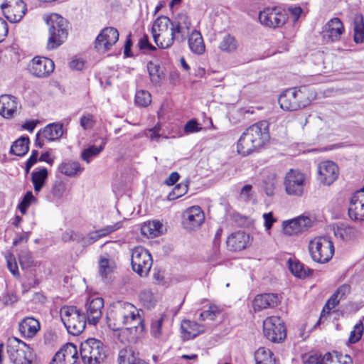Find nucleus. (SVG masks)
<instances>
[{
  "mask_svg": "<svg viewBox=\"0 0 364 364\" xmlns=\"http://www.w3.org/2000/svg\"><path fill=\"white\" fill-rule=\"evenodd\" d=\"M65 184L63 181H57L52 187L51 193L53 198L60 199L65 196Z\"/></svg>",
  "mask_w": 364,
  "mask_h": 364,
  "instance_id": "nucleus-51",
  "label": "nucleus"
},
{
  "mask_svg": "<svg viewBox=\"0 0 364 364\" xmlns=\"http://www.w3.org/2000/svg\"><path fill=\"white\" fill-rule=\"evenodd\" d=\"M277 186V176L272 173L267 176L264 180V190L267 196H272L274 194Z\"/></svg>",
  "mask_w": 364,
  "mask_h": 364,
  "instance_id": "nucleus-45",
  "label": "nucleus"
},
{
  "mask_svg": "<svg viewBox=\"0 0 364 364\" xmlns=\"http://www.w3.org/2000/svg\"><path fill=\"white\" fill-rule=\"evenodd\" d=\"M171 25L176 35V40L178 42L184 41L191 33V21L185 13L176 14L171 21Z\"/></svg>",
  "mask_w": 364,
  "mask_h": 364,
  "instance_id": "nucleus-17",
  "label": "nucleus"
},
{
  "mask_svg": "<svg viewBox=\"0 0 364 364\" xmlns=\"http://www.w3.org/2000/svg\"><path fill=\"white\" fill-rule=\"evenodd\" d=\"M43 19L48 26L49 37L47 48L55 49L60 46L68 37V21L58 14L45 15Z\"/></svg>",
  "mask_w": 364,
  "mask_h": 364,
  "instance_id": "nucleus-3",
  "label": "nucleus"
},
{
  "mask_svg": "<svg viewBox=\"0 0 364 364\" xmlns=\"http://www.w3.org/2000/svg\"><path fill=\"white\" fill-rule=\"evenodd\" d=\"M53 70V61L44 57H35L28 65L30 73L38 77H47Z\"/></svg>",
  "mask_w": 364,
  "mask_h": 364,
  "instance_id": "nucleus-18",
  "label": "nucleus"
},
{
  "mask_svg": "<svg viewBox=\"0 0 364 364\" xmlns=\"http://www.w3.org/2000/svg\"><path fill=\"white\" fill-rule=\"evenodd\" d=\"M29 139L22 136L15 141L11 146L10 152L16 156H23L28 151Z\"/></svg>",
  "mask_w": 364,
  "mask_h": 364,
  "instance_id": "nucleus-41",
  "label": "nucleus"
},
{
  "mask_svg": "<svg viewBox=\"0 0 364 364\" xmlns=\"http://www.w3.org/2000/svg\"><path fill=\"white\" fill-rule=\"evenodd\" d=\"M292 220L295 223V225H296V228H297L299 233L307 230L312 226L314 223V220L311 218L306 215H300Z\"/></svg>",
  "mask_w": 364,
  "mask_h": 364,
  "instance_id": "nucleus-46",
  "label": "nucleus"
},
{
  "mask_svg": "<svg viewBox=\"0 0 364 364\" xmlns=\"http://www.w3.org/2000/svg\"><path fill=\"white\" fill-rule=\"evenodd\" d=\"M161 127L159 124L154 126L151 129H149L145 130L144 134L146 137L149 138L151 140L158 141L161 134H160Z\"/></svg>",
  "mask_w": 364,
  "mask_h": 364,
  "instance_id": "nucleus-61",
  "label": "nucleus"
},
{
  "mask_svg": "<svg viewBox=\"0 0 364 364\" xmlns=\"http://www.w3.org/2000/svg\"><path fill=\"white\" fill-rule=\"evenodd\" d=\"M309 252L311 259L318 263L328 262L334 254V245L327 237L320 236L312 239L309 243Z\"/></svg>",
  "mask_w": 364,
  "mask_h": 364,
  "instance_id": "nucleus-8",
  "label": "nucleus"
},
{
  "mask_svg": "<svg viewBox=\"0 0 364 364\" xmlns=\"http://www.w3.org/2000/svg\"><path fill=\"white\" fill-rule=\"evenodd\" d=\"M289 269L295 277L301 279L306 277L312 272L311 269L305 267L302 263L296 259H289Z\"/></svg>",
  "mask_w": 364,
  "mask_h": 364,
  "instance_id": "nucleus-37",
  "label": "nucleus"
},
{
  "mask_svg": "<svg viewBox=\"0 0 364 364\" xmlns=\"http://www.w3.org/2000/svg\"><path fill=\"white\" fill-rule=\"evenodd\" d=\"M265 337L273 343H279L286 337L284 322L279 316H269L263 322Z\"/></svg>",
  "mask_w": 364,
  "mask_h": 364,
  "instance_id": "nucleus-13",
  "label": "nucleus"
},
{
  "mask_svg": "<svg viewBox=\"0 0 364 364\" xmlns=\"http://www.w3.org/2000/svg\"><path fill=\"white\" fill-rule=\"evenodd\" d=\"M60 316L68 332L73 336L81 333L85 328L86 316L76 306H65L60 309Z\"/></svg>",
  "mask_w": 364,
  "mask_h": 364,
  "instance_id": "nucleus-6",
  "label": "nucleus"
},
{
  "mask_svg": "<svg viewBox=\"0 0 364 364\" xmlns=\"http://www.w3.org/2000/svg\"><path fill=\"white\" fill-rule=\"evenodd\" d=\"M279 299L276 294H264L257 295L253 300L255 311H259L267 308H274L277 306Z\"/></svg>",
  "mask_w": 364,
  "mask_h": 364,
  "instance_id": "nucleus-27",
  "label": "nucleus"
},
{
  "mask_svg": "<svg viewBox=\"0 0 364 364\" xmlns=\"http://www.w3.org/2000/svg\"><path fill=\"white\" fill-rule=\"evenodd\" d=\"M204 219L203 212L199 206L191 207L183 214V223L186 228L191 230L199 228Z\"/></svg>",
  "mask_w": 364,
  "mask_h": 364,
  "instance_id": "nucleus-20",
  "label": "nucleus"
},
{
  "mask_svg": "<svg viewBox=\"0 0 364 364\" xmlns=\"http://www.w3.org/2000/svg\"><path fill=\"white\" fill-rule=\"evenodd\" d=\"M139 361H143V360L139 358L138 353H136L132 348H123L119 352L118 364H139Z\"/></svg>",
  "mask_w": 364,
  "mask_h": 364,
  "instance_id": "nucleus-33",
  "label": "nucleus"
},
{
  "mask_svg": "<svg viewBox=\"0 0 364 364\" xmlns=\"http://www.w3.org/2000/svg\"><path fill=\"white\" fill-rule=\"evenodd\" d=\"M270 139L269 123L263 120L245 129L237 142V151L247 155L265 145Z\"/></svg>",
  "mask_w": 364,
  "mask_h": 364,
  "instance_id": "nucleus-2",
  "label": "nucleus"
},
{
  "mask_svg": "<svg viewBox=\"0 0 364 364\" xmlns=\"http://www.w3.org/2000/svg\"><path fill=\"white\" fill-rule=\"evenodd\" d=\"M147 70L150 75L151 80L153 82H158L160 79L159 73V66L150 61L147 63Z\"/></svg>",
  "mask_w": 364,
  "mask_h": 364,
  "instance_id": "nucleus-55",
  "label": "nucleus"
},
{
  "mask_svg": "<svg viewBox=\"0 0 364 364\" xmlns=\"http://www.w3.org/2000/svg\"><path fill=\"white\" fill-rule=\"evenodd\" d=\"M333 355L331 353H326L323 357L317 355H311L309 357L305 364H329Z\"/></svg>",
  "mask_w": 364,
  "mask_h": 364,
  "instance_id": "nucleus-50",
  "label": "nucleus"
},
{
  "mask_svg": "<svg viewBox=\"0 0 364 364\" xmlns=\"http://www.w3.org/2000/svg\"><path fill=\"white\" fill-rule=\"evenodd\" d=\"M183 338L185 340H190L205 331L204 325H200L196 321L184 320L181 325Z\"/></svg>",
  "mask_w": 364,
  "mask_h": 364,
  "instance_id": "nucleus-28",
  "label": "nucleus"
},
{
  "mask_svg": "<svg viewBox=\"0 0 364 364\" xmlns=\"http://www.w3.org/2000/svg\"><path fill=\"white\" fill-rule=\"evenodd\" d=\"M35 200L31 191H28L24 196L21 203L19 204V210L23 214L26 213L28 207Z\"/></svg>",
  "mask_w": 364,
  "mask_h": 364,
  "instance_id": "nucleus-56",
  "label": "nucleus"
},
{
  "mask_svg": "<svg viewBox=\"0 0 364 364\" xmlns=\"http://www.w3.org/2000/svg\"><path fill=\"white\" fill-rule=\"evenodd\" d=\"M201 129L202 127L196 119L188 121L184 126V132L187 134L198 132Z\"/></svg>",
  "mask_w": 364,
  "mask_h": 364,
  "instance_id": "nucleus-63",
  "label": "nucleus"
},
{
  "mask_svg": "<svg viewBox=\"0 0 364 364\" xmlns=\"http://www.w3.org/2000/svg\"><path fill=\"white\" fill-rule=\"evenodd\" d=\"M80 353L85 364H99L106 357L104 344L96 338H88L82 342Z\"/></svg>",
  "mask_w": 364,
  "mask_h": 364,
  "instance_id": "nucleus-9",
  "label": "nucleus"
},
{
  "mask_svg": "<svg viewBox=\"0 0 364 364\" xmlns=\"http://www.w3.org/2000/svg\"><path fill=\"white\" fill-rule=\"evenodd\" d=\"M151 33L155 43L158 47L163 49L171 47L174 40H176V35L172 29L171 21L164 16L158 17L154 21Z\"/></svg>",
  "mask_w": 364,
  "mask_h": 364,
  "instance_id": "nucleus-5",
  "label": "nucleus"
},
{
  "mask_svg": "<svg viewBox=\"0 0 364 364\" xmlns=\"http://www.w3.org/2000/svg\"><path fill=\"white\" fill-rule=\"evenodd\" d=\"M293 220L284 221L282 223L283 231L285 235L291 236L299 234Z\"/></svg>",
  "mask_w": 364,
  "mask_h": 364,
  "instance_id": "nucleus-53",
  "label": "nucleus"
},
{
  "mask_svg": "<svg viewBox=\"0 0 364 364\" xmlns=\"http://www.w3.org/2000/svg\"><path fill=\"white\" fill-rule=\"evenodd\" d=\"M104 307V300L96 297L90 300L86 307V319L90 324L95 325L102 316V309Z\"/></svg>",
  "mask_w": 364,
  "mask_h": 364,
  "instance_id": "nucleus-26",
  "label": "nucleus"
},
{
  "mask_svg": "<svg viewBox=\"0 0 364 364\" xmlns=\"http://www.w3.org/2000/svg\"><path fill=\"white\" fill-rule=\"evenodd\" d=\"M153 260L149 252L141 246L132 251L131 264L134 272L141 277L146 276L151 269Z\"/></svg>",
  "mask_w": 364,
  "mask_h": 364,
  "instance_id": "nucleus-10",
  "label": "nucleus"
},
{
  "mask_svg": "<svg viewBox=\"0 0 364 364\" xmlns=\"http://www.w3.org/2000/svg\"><path fill=\"white\" fill-rule=\"evenodd\" d=\"M116 269L114 253H105L99 260V274L105 282H109Z\"/></svg>",
  "mask_w": 364,
  "mask_h": 364,
  "instance_id": "nucleus-22",
  "label": "nucleus"
},
{
  "mask_svg": "<svg viewBox=\"0 0 364 364\" xmlns=\"http://www.w3.org/2000/svg\"><path fill=\"white\" fill-rule=\"evenodd\" d=\"M343 33L344 26L341 19L333 18L323 27V38L326 42L338 41Z\"/></svg>",
  "mask_w": 364,
  "mask_h": 364,
  "instance_id": "nucleus-19",
  "label": "nucleus"
},
{
  "mask_svg": "<svg viewBox=\"0 0 364 364\" xmlns=\"http://www.w3.org/2000/svg\"><path fill=\"white\" fill-rule=\"evenodd\" d=\"M107 323L113 331L123 330L135 331L138 330L140 324L143 329L142 319L138 310L134 305L128 302L118 301L112 304L107 313Z\"/></svg>",
  "mask_w": 364,
  "mask_h": 364,
  "instance_id": "nucleus-1",
  "label": "nucleus"
},
{
  "mask_svg": "<svg viewBox=\"0 0 364 364\" xmlns=\"http://www.w3.org/2000/svg\"><path fill=\"white\" fill-rule=\"evenodd\" d=\"M140 298L144 303L146 304L149 308L154 306L156 303L155 296L151 291L149 290L143 291L140 294Z\"/></svg>",
  "mask_w": 364,
  "mask_h": 364,
  "instance_id": "nucleus-59",
  "label": "nucleus"
},
{
  "mask_svg": "<svg viewBox=\"0 0 364 364\" xmlns=\"http://www.w3.org/2000/svg\"><path fill=\"white\" fill-rule=\"evenodd\" d=\"M287 18V11L281 7L267 8L259 14L260 23L272 28L282 27Z\"/></svg>",
  "mask_w": 364,
  "mask_h": 364,
  "instance_id": "nucleus-12",
  "label": "nucleus"
},
{
  "mask_svg": "<svg viewBox=\"0 0 364 364\" xmlns=\"http://www.w3.org/2000/svg\"><path fill=\"white\" fill-rule=\"evenodd\" d=\"M163 225L158 220L144 223L141 228V234L149 237H155L162 232Z\"/></svg>",
  "mask_w": 364,
  "mask_h": 364,
  "instance_id": "nucleus-34",
  "label": "nucleus"
},
{
  "mask_svg": "<svg viewBox=\"0 0 364 364\" xmlns=\"http://www.w3.org/2000/svg\"><path fill=\"white\" fill-rule=\"evenodd\" d=\"M353 40L357 44L364 42V19L362 15H355L353 20Z\"/></svg>",
  "mask_w": 364,
  "mask_h": 364,
  "instance_id": "nucleus-39",
  "label": "nucleus"
},
{
  "mask_svg": "<svg viewBox=\"0 0 364 364\" xmlns=\"http://www.w3.org/2000/svg\"><path fill=\"white\" fill-rule=\"evenodd\" d=\"M80 124L82 128L85 130L92 129L95 124L93 115L90 114L83 115L80 118Z\"/></svg>",
  "mask_w": 364,
  "mask_h": 364,
  "instance_id": "nucleus-60",
  "label": "nucleus"
},
{
  "mask_svg": "<svg viewBox=\"0 0 364 364\" xmlns=\"http://www.w3.org/2000/svg\"><path fill=\"white\" fill-rule=\"evenodd\" d=\"M58 171L65 176L72 177L75 176L77 172H81L82 168L77 161L65 159L59 165Z\"/></svg>",
  "mask_w": 364,
  "mask_h": 364,
  "instance_id": "nucleus-35",
  "label": "nucleus"
},
{
  "mask_svg": "<svg viewBox=\"0 0 364 364\" xmlns=\"http://www.w3.org/2000/svg\"><path fill=\"white\" fill-rule=\"evenodd\" d=\"M171 324L168 316L162 314L161 316L153 321L151 326V332L156 338H161L166 332L167 325Z\"/></svg>",
  "mask_w": 364,
  "mask_h": 364,
  "instance_id": "nucleus-31",
  "label": "nucleus"
},
{
  "mask_svg": "<svg viewBox=\"0 0 364 364\" xmlns=\"http://www.w3.org/2000/svg\"><path fill=\"white\" fill-rule=\"evenodd\" d=\"M19 331L25 338H33L40 330V323L33 317H26L19 323Z\"/></svg>",
  "mask_w": 364,
  "mask_h": 364,
  "instance_id": "nucleus-29",
  "label": "nucleus"
},
{
  "mask_svg": "<svg viewBox=\"0 0 364 364\" xmlns=\"http://www.w3.org/2000/svg\"><path fill=\"white\" fill-rule=\"evenodd\" d=\"M306 177L298 170L290 169L285 175L284 186L288 196L300 197L303 195Z\"/></svg>",
  "mask_w": 364,
  "mask_h": 364,
  "instance_id": "nucleus-11",
  "label": "nucleus"
},
{
  "mask_svg": "<svg viewBox=\"0 0 364 364\" xmlns=\"http://www.w3.org/2000/svg\"><path fill=\"white\" fill-rule=\"evenodd\" d=\"M252 196V186L250 184L245 185L240 191L238 199L242 201L249 200Z\"/></svg>",
  "mask_w": 364,
  "mask_h": 364,
  "instance_id": "nucleus-58",
  "label": "nucleus"
},
{
  "mask_svg": "<svg viewBox=\"0 0 364 364\" xmlns=\"http://www.w3.org/2000/svg\"><path fill=\"white\" fill-rule=\"evenodd\" d=\"M48 178V170L46 168H42L38 171H33L31 174V181L33 184L34 191L36 192L40 191L45 184Z\"/></svg>",
  "mask_w": 364,
  "mask_h": 364,
  "instance_id": "nucleus-42",
  "label": "nucleus"
},
{
  "mask_svg": "<svg viewBox=\"0 0 364 364\" xmlns=\"http://www.w3.org/2000/svg\"><path fill=\"white\" fill-rule=\"evenodd\" d=\"M80 233L75 232L71 230H66L62 235V240L65 242H68L70 241H79L80 239Z\"/></svg>",
  "mask_w": 364,
  "mask_h": 364,
  "instance_id": "nucleus-62",
  "label": "nucleus"
},
{
  "mask_svg": "<svg viewBox=\"0 0 364 364\" xmlns=\"http://www.w3.org/2000/svg\"><path fill=\"white\" fill-rule=\"evenodd\" d=\"M188 36L190 50L196 55H202L205 46L201 33L197 30H193Z\"/></svg>",
  "mask_w": 364,
  "mask_h": 364,
  "instance_id": "nucleus-30",
  "label": "nucleus"
},
{
  "mask_svg": "<svg viewBox=\"0 0 364 364\" xmlns=\"http://www.w3.org/2000/svg\"><path fill=\"white\" fill-rule=\"evenodd\" d=\"M188 190V182L177 184L167 196L168 200H173L184 196Z\"/></svg>",
  "mask_w": 364,
  "mask_h": 364,
  "instance_id": "nucleus-47",
  "label": "nucleus"
},
{
  "mask_svg": "<svg viewBox=\"0 0 364 364\" xmlns=\"http://www.w3.org/2000/svg\"><path fill=\"white\" fill-rule=\"evenodd\" d=\"M334 353L336 359V364H353L350 355L339 352H335Z\"/></svg>",
  "mask_w": 364,
  "mask_h": 364,
  "instance_id": "nucleus-64",
  "label": "nucleus"
},
{
  "mask_svg": "<svg viewBox=\"0 0 364 364\" xmlns=\"http://www.w3.org/2000/svg\"><path fill=\"white\" fill-rule=\"evenodd\" d=\"M77 350L76 346L71 343H68L57 352V358H60L63 356L65 358L67 363L75 364L77 358ZM60 358L58 359L59 360Z\"/></svg>",
  "mask_w": 364,
  "mask_h": 364,
  "instance_id": "nucleus-36",
  "label": "nucleus"
},
{
  "mask_svg": "<svg viewBox=\"0 0 364 364\" xmlns=\"http://www.w3.org/2000/svg\"><path fill=\"white\" fill-rule=\"evenodd\" d=\"M341 299L338 298V296L334 293L327 301L326 304H325L324 307L323 308L322 312H321V316L323 314L326 312L328 314L331 309L335 308L339 303Z\"/></svg>",
  "mask_w": 364,
  "mask_h": 364,
  "instance_id": "nucleus-57",
  "label": "nucleus"
},
{
  "mask_svg": "<svg viewBox=\"0 0 364 364\" xmlns=\"http://www.w3.org/2000/svg\"><path fill=\"white\" fill-rule=\"evenodd\" d=\"M278 101L280 107L284 110H298L310 103L309 89L306 86L289 88L280 95Z\"/></svg>",
  "mask_w": 364,
  "mask_h": 364,
  "instance_id": "nucleus-4",
  "label": "nucleus"
},
{
  "mask_svg": "<svg viewBox=\"0 0 364 364\" xmlns=\"http://www.w3.org/2000/svg\"><path fill=\"white\" fill-rule=\"evenodd\" d=\"M21 107L19 101L11 95L0 96V114L4 118H11Z\"/></svg>",
  "mask_w": 364,
  "mask_h": 364,
  "instance_id": "nucleus-23",
  "label": "nucleus"
},
{
  "mask_svg": "<svg viewBox=\"0 0 364 364\" xmlns=\"http://www.w3.org/2000/svg\"><path fill=\"white\" fill-rule=\"evenodd\" d=\"M63 124L60 123H51L48 124L42 130V136L48 141L59 139L63 134Z\"/></svg>",
  "mask_w": 364,
  "mask_h": 364,
  "instance_id": "nucleus-32",
  "label": "nucleus"
},
{
  "mask_svg": "<svg viewBox=\"0 0 364 364\" xmlns=\"http://www.w3.org/2000/svg\"><path fill=\"white\" fill-rule=\"evenodd\" d=\"M122 227V222H117L114 225H107L105 228L98 230L95 232H90L88 235V237L90 238V241L92 243L98 240L100 238L105 237Z\"/></svg>",
  "mask_w": 364,
  "mask_h": 364,
  "instance_id": "nucleus-38",
  "label": "nucleus"
},
{
  "mask_svg": "<svg viewBox=\"0 0 364 364\" xmlns=\"http://www.w3.org/2000/svg\"><path fill=\"white\" fill-rule=\"evenodd\" d=\"M250 242L249 235L244 231L231 233L227 238L226 245L230 251H240L247 247Z\"/></svg>",
  "mask_w": 364,
  "mask_h": 364,
  "instance_id": "nucleus-25",
  "label": "nucleus"
},
{
  "mask_svg": "<svg viewBox=\"0 0 364 364\" xmlns=\"http://www.w3.org/2000/svg\"><path fill=\"white\" fill-rule=\"evenodd\" d=\"M237 47V40L235 36L230 34L225 35L220 42L219 45L220 50L228 53H231L236 51Z\"/></svg>",
  "mask_w": 364,
  "mask_h": 364,
  "instance_id": "nucleus-43",
  "label": "nucleus"
},
{
  "mask_svg": "<svg viewBox=\"0 0 364 364\" xmlns=\"http://www.w3.org/2000/svg\"><path fill=\"white\" fill-rule=\"evenodd\" d=\"M105 144L106 141L104 139H102V143L100 146H97L92 145L84 149L81 153L82 159L86 161L87 163H90L93 157L97 156L104 149Z\"/></svg>",
  "mask_w": 364,
  "mask_h": 364,
  "instance_id": "nucleus-44",
  "label": "nucleus"
},
{
  "mask_svg": "<svg viewBox=\"0 0 364 364\" xmlns=\"http://www.w3.org/2000/svg\"><path fill=\"white\" fill-rule=\"evenodd\" d=\"M1 8L5 18L11 23L18 22L26 11V5L22 0H5Z\"/></svg>",
  "mask_w": 364,
  "mask_h": 364,
  "instance_id": "nucleus-15",
  "label": "nucleus"
},
{
  "mask_svg": "<svg viewBox=\"0 0 364 364\" xmlns=\"http://www.w3.org/2000/svg\"><path fill=\"white\" fill-rule=\"evenodd\" d=\"M151 102L150 93L146 90H138L135 95V103L141 107H146Z\"/></svg>",
  "mask_w": 364,
  "mask_h": 364,
  "instance_id": "nucleus-48",
  "label": "nucleus"
},
{
  "mask_svg": "<svg viewBox=\"0 0 364 364\" xmlns=\"http://www.w3.org/2000/svg\"><path fill=\"white\" fill-rule=\"evenodd\" d=\"M348 215L355 221H364V188L358 191L353 196L349 208Z\"/></svg>",
  "mask_w": 364,
  "mask_h": 364,
  "instance_id": "nucleus-21",
  "label": "nucleus"
},
{
  "mask_svg": "<svg viewBox=\"0 0 364 364\" xmlns=\"http://www.w3.org/2000/svg\"><path fill=\"white\" fill-rule=\"evenodd\" d=\"M119 32L114 27H106L98 34L95 42V48L99 52L104 53L118 41Z\"/></svg>",
  "mask_w": 364,
  "mask_h": 364,
  "instance_id": "nucleus-14",
  "label": "nucleus"
},
{
  "mask_svg": "<svg viewBox=\"0 0 364 364\" xmlns=\"http://www.w3.org/2000/svg\"><path fill=\"white\" fill-rule=\"evenodd\" d=\"M363 331L364 327L363 321H360L354 326L353 331L350 332L348 342L352 344L358 342L363 336Z\"/></svg>",
  "mask_w": 364,
  "mask_h": 364,
  "instance_id": "nucleus-49",
  "label": "nucleus"
},
{
  "mask_svg": "<svg viewBox=\"0 0 364 364\" xmlns=\"http://www.w3.org/2000/svg\"><path fill=\"white\" fill-rule=\"evenodd\" d=\"M318 180L325 186L331 185L338 177V167L331 161H323L318 164Z\"/></svg>",
  "mask_w": 364,
  "mask_h": 364,
  "instance_id": "nucleus-16",
  "label": "nucleus"
},
{
  "mask_svg": "<svg viewBox=\"0 0 364 364\" xmlns=\"http://www.w3.org/2000/svg\"><path fill=\"white\" fill-rule=\"evenodd\" d=\"M333 233L336 237L343 241L355 240L361 235L359 230L345 223L335 224L333 226Z\"/></svg>",
  "mask_w": 364,
  "mask_h": 364,
  "instance_id": "nucleus-24",
  "label": "nucleus"
},
{
  "mask_svg": "<svg viewBox=\"0 0 364 364\" xmlns=\"http://www.w3.org/2000/svg\"><path fill=\"white\" fill-rule=\"evenodd\" d=\"M254 358L255 364H264L276 360L274 353L265 347L259 348L255 352Z\"/></svg>",
  "mask_w": 364,
  "mask_h": 364,
  "instance_id": "nucleus-40",
  "label": "nucleus"
},
{
  "mask_svg": "<svg viewBox=\"0 0 364 364\" xmlns=\"http://www.w3.org/2000/svg\"><path fill=\"white\" fill-rule=\"evenodd\" d=\"M18 259L22 268H28L33 264L31 255L27 250L21 251L19 254Z\"/></svg>",
  "mask_w": 364,
  "mask_h": 364,
  "instance_id": "nucleus-54",
  "label": "nucleus"
},
{
  "mask_svg": "<svg viewBox=\"0 0 364 364\" xmlns=\"http://www.w3.org/2000/svg\"><path fill=\"white\" fill-rule=\"evenodd\" d=\"M7 267L14 276L18 275V269L16 260V257L11 252H7L5 255Z\"/></svg>",
  "mask_w": 364,
  "mask_h": 364,
  "instance_id": "nucleus-52",
  "label": "nucleus"
},
{
  "mask_svg": "<svg viewBox=\"0 0 364 364\" xmlns=\"http://www.w3.org/2000/svg\"><path fill=\"white\" fill-rule=\"evenodd\" d=\"M6 352L10 362L13 364L33 363L35 355L32 349L26 343L16 338L9 339Z\"/></svg>",
  "mask_w": 364,
  "mask_h": 364,
  "instance_id": "nucleus-7",
  "label": "nucleus"
}]
</instances>
